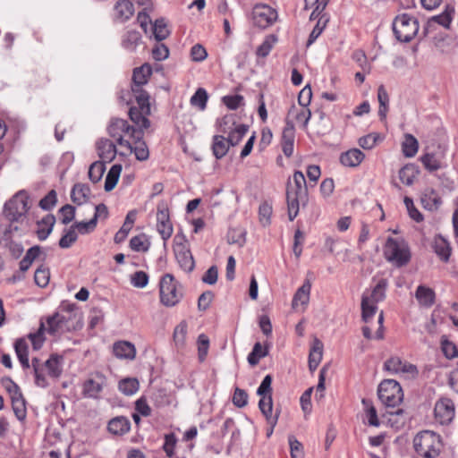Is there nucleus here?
Wrapping results in <instances>:
<instances>
[{
  "mask_svg": "<svg viewBox=\"0 0 458 458\" xmlns=\"http://www.w3.org/2000/svg\"><path fill=\"white\" fill-rule=\"evenodd\" d=\"M78 239L74 227L71 226L67 232L59 240V246L62 249L70 248Z\"/></svg>",
  "mask_w": 458,
  "mask_h": 458,
  "instance_id": "774afa93",
  "label": "nucleus"
},
{
  "mask_svg": "<svg viewBox=\"0 0 458 458\" xmlns=\"http://www.w3.org/2000/svg\"><path fill=\"white\" fill-rule=\"evenodd\" d=\"M45 332H47L46 331V323L41 318L38 330L34 333H30L27 335V337L31 342L33 350L38 351V350L41 349V347L43 346V344L46 341Z\"/></svg>",
  "mask_w": 458,
  "mask_h": 458,
  "instance_id": "2f4dec72",
  "label": "nucleus"
},
{
  "mask_svg": "<svg viewBox=\"0 0 458 458\" xmlns=\"http://www.w3.org/2000/svg\"><path fill=\"white\" fill-rule=\"evenodd\" d=\"M393 31L399 42H410L419 31V21L407 13L397 15L393 21Z\"/></svg>",
  "mask_w": 458,
  "mask_h": 458,
  "instance_id": "39448f33",
  "label": "nucleus"
},
{
  "mask_svg": "<svg viewBox=\"0 0 458 458\" xmlns=\"http://www.w3.org/2000/svg\"><path fill=\"white\" fill-rule=\"evenodd\" d=\"M140 384L137 378L126 377L119 381L118 388L125 395H131L139 389Z\"/></svg>",
  "mask_w": 458,
  "mask_h": 458,
  "instance_id": "09e8293b",
  "label": "nucleus"
},
{
  "mask_svg": "<svg viewBox=\"0 0 458 458\" xmlns=\"http://www.w3.org/2000/svg\"><path fill=\"white\" fill-rule=\"evenodd\" d=\"M160 302L165 307H174L183 297V287L172 274H165L159 283Z\"/></svg>",
  "mask_w": 458,
  "mask_h": 458,
  "instance_id": "7ed1b4c3",
  "label": "nucleus"
},
{
  "mask_svg": "<svg viewBox=\"0 0 458 458\" xmlns=\"http://www.w3.org/2000/svg\"><path fill=\"white\" fill-rule=\"evenodd\" d=\"M435 419L441 425H448L452 422L455 414L454 402L446 397L439 399L434 408Z\"/></svg>",
  "mask_w": 458,
  "mask_h": 458,
  "instance_id": "f8f14e48",
  "label": "nucleus"
},
{
  "mask_svg": "<svg viewBox=\"0 0 458 458\" xmlns=\"http://www.w3.org/2000/svg\"><path fill=\"white\" fill-rule=\"evenodd\" d=\"M129 117L132 123L139 126L138 130L148 129L150 126V121L148 115H145L143 111L136 106H131L129 109Z\"/></svg>",
  "mask_w": 458,
  "mask_h": 458,
  "instance_id": "7c9ffc66",
  "label": "nucleus"
},
{
  "mask_svg": "<svg viewBox=\"0 0 458 458\" xmlns=\"http://www.w3.org/2000/svg\"><path fill=\"white\" fill-rule=\"evenodd\" d=\"M388 282L386 278H381L378 280L376 286L373 288L369 301L374 303H377L382 301L386 298V290L387 288Z\"/></svg>",
  "mask_w": 458,
  "mask_h": 458,
  "instance_id": "c03bdc74",
  "label": "nucleus"
},
{
  "mask_svg": "<svg viewBox=\"0 0 458 458\" xmlns=\"http://www.w3.org/2000/svg\"><path fill=\"white\" fill-rule=\"evenodd\" d=\"M106 385V376L99 371H96L91 374V377L84 382L82 394L85 397L98 399Z\"/></svg>",
  "mask_w": 458,
  "mask_h": 458,
  "instance_id": "ddd939ff",
  "label": "nucleus"
},
{
  "mask_svg": "<svg viewBox=\"0 0 458 458\" xmlns=\"http://www.w3.org/2000/svg\"><path fill=\"white\" fill-rule=\"evenodd\" d=\"M62 356L57 354H52L47 360L45 362V366L47 369L48 375L54 378H57L62 374L61 360Z\"/></svg>",
  "mask_w": 458,
  "mask_h": 458,
  "instance_id": "c9c22d12",
  "label": "nucleus"
},
{
  "mask_svg": "<svg viewBox=\"0 0 458 458\" xmlns=\"http://www.w3.org/2000/svg\"><path fill=\"white\" fill-rule=\"evenodd\" d=\"M414 450L423 458L437 457L443 448L441 437L430 430L418 433L413 439Z\"/></svg>",
  "mask_w": 458,
  "mask_h": 458,
  "instance_id": "f03ea898",
  "label": "nucleus"
},
{
  "mask_svg": "<svg viewBox=\"0 0 458 458\" xmlns=\"http://www.w3.org/2000/svg\"><path fill=\"white\" fill-rule=\"evenodd\" d=\"M132 130L137 129L130 125L126 120L121 118H112L107 127L109 136L115 139L120 146L126 147L130 151H132V144L123 139V134L131 136Z\"/></svg>",
  "mask_w": 458,
  "mask_h": 458,
  "instance_id": "1a4fd4ad",
  "label": "nucleus"
},
{
  "mask_svg": "<svg viewBox=\"0 0 458 458\" xmlns=\"http://www.w3.org/2000/svg\"><path fill=\"white\" fill-rule=\"evenodd\" d=\"M185 242L184 235L176 234L174 238V251L181 268L185 272L191 273L195 267V261L191 250L185 245Z\"/></svg>",
  "mask_w": 458,
  "mask_h": 458,
  "instance_id": "6e6552de",
  "label": "nucleus"
},
{
  "mask_svg": "<svg viewBox=\"0 0 458 458\" xmlns=\"http://www.w3.org/2000/svg\"><path fill=\"white\" fill-rule=\"evenodd\" d=\"M418 301L426 307H430L435 301V293L431 288L424 285L418 286L415 293Z\"/></svg>",
  "mask_w": 458,
  "mask_h": 458,
  "instance_id": "473e14b6",
  "label": "nucleus"
},
{
  "mask_svg": "<svg viewBox=\"0 0 458 458\" xmlns=\"http://www.w3.org/2000/svg\"><path fill=\"white\" fill-rule=\"evenodd\" d=\"M377 303L371 302L368 296L362 295L361 298V318L365 323H368L375 315L377 307Z\"/></svg>",
  "mask_w": 458,
  "mask_h": 458,
  "instance_id": "a18cd8bd",
  "label": "nucleus"
},
{
  "mask_svg": "<svg viewBox=\"0 0 458 458\" xmlns=\"http://www.w3.org/2000/svg\"><path fill=\"white\" fill-rule=\"evenodd\" d=\"M384 256L396 267L406 266L411 258L409 246L404 241L388 237L384 247Z\"/></svg>",
  "mask_w": 458,
  "mask_h": 458,
  "instance_id": "20e7f679",
  "label": "nucleus"
},
{
  "mask_svg": "<svg viewBox=\"0 0 458 458\" xmlns=\"http://www.w3.org/2000/svg\"><path fill=\"white\" fill-rule=\"evenodd\" d=\"M419 171L412 164L403 166L399 171V178L401 182L406 185H411Z\"/></svg>",
  "mask_w": 458,
  "mask_h": 458,
  "instance_id": "a19ab883",
  "label": "nucleus"
},
{
  "mask_svg": "<svg viewBox=\"0 0 458 458\" xmlns=\"http://www.w3.org/2000/svg\"><path fill=\"white\" fill-rule=\"evenodd\" d=\"M218 131L226 134L229 131L234 129L236 125L235 115L233 114H225L216 122Z\"/></svg>",
  "mask_w": 458,
  "mask_h": 458,
  "instance_id": "5fc2aeb1",
  "label": "nucleus"
},
{
  "mask_svg": "<svg viewBox=\"0 0 458 458\" xmlns=\"http://www.w3.org/2000/svg\"><path fill=\"white\" fill-rule=\"evenodd\" d=\"M230 146L224 135H215L213 137L212 151L216 159L224 157L227 154Z\"/></svg>",
  "mask_w": 458,
  "mask_h": 458,
  "instance_id": "c756f323",
  "label": "nucleus"
},
{
  "mask_svg": "<svg viewBox=\"0 0 458 458\" xmlns=\"http://www.w3.org/2000/svg\"><path fill=\"white\" fill-rule=\"evenodd\" d=\"M288 114L294 115V118L298 122H301L304 128L307 127L308 123L311 117V112L310 109L302 107L300 111H298L294 106L290 108Z\"/></svg>",
  "mask_w": 458,
  "mask_h": 458,
  "instance_id": "0e129e2a",
  "label": "nucleus"
},
{
  "mask_svg": "<svg viewBox=\"0 0 458 458\" xmlns=\"http://www.w3.org/2000/svg\"><path fill=\"white\" fill-rule=\"evenodd\" d=\"M150 247V242L145 233L133 236L130 240V248L134 251L146 252Z\"/></svg>",
  "mask_w": 458,
  "mask_h": 458,
  "instance_id": "de8ad7c7",
  "label": "nucleus"
},
{
  "mask_svg": "<svg viewBox=\"0 0 458 458\" xmlns=\"http://www.w3.org/2000/svg\"><path fill=\"white\" fill-rule=\"evenodd\" d=\"M188 324L185 320L180 322L174 331V340L177 346H183L187 335Z\"/></svg>",
  "mask_w": 458,
  "mask_h": 458,
  "instance_id": "680f3d73",
  "label": "nucleus"
},
{
  "mask_svg": "<svg viewBox=\"0 0 458 458\" xmlns=\"http://www.w3.org/2000/svg\"><path fill=\"white\" fill-rule=\"evenodd\" d=\"M141 40V35L137 30H129L123 36V47L129 51H134Z\"/></svg>",
  "mask_w": 458,
  "mask_h": 458,
  "instance_id": "49530a36",
  "label": "nucleus"
},
{
  "mask_svg": "<svg viewBox=\"0 0 458 458\" xmlns=\"http://www.w3.org/2000/svg\"><path fill=\"white\" fill-rule=\"evenodd\" d=\"M12 401V408L19 420H23L26 418L27 409H26V402L23 397L22 393L18 394L17 395H13L11 397Z\"/></svg>",
  "mask_w": 458,
  "mask_h": 458,
  "instance_id": "f704fd0d",
  "label": "nucleus"
},
{
  "mask_svg": "<svg viewBox=\"0 0 458 458\" xmlns=\"http://www.w3.org/2000/svg\"><path fill=\"white\" fill-rule=\"evenodd\" d=\"M153 33L155 38L158 42L165 39L169 36L170 31L167 29L165 19L161 18L156 20L155 23L153 24Z\"/></svg>",
  "mask_w": 458,
  "mask_h": 458,
  "instance_id": "603ef678",
  "label": "nucleus"
},
{
  "mask_svg": "<svg viewBox=\"0 0 458 458\" xmlns=\"http://www.w3.org/2000/svg\"><path fill=\"white\" fill-rule=\"evenodd\" d=\"M385 370L393 374H410L412 377L418 375L417 367L413 364L403 362L398 356H394L387 359L384 363Z\"/></svg>",
  "mask_w": 458,
  "mask_h": 458,
  "instance_id": "dca6fc26",
  "label": "nucleus"
},
{
  "mask_svg": "<svg viewBox=\"0 0 458 458\" xmlns=\"http://www.w3.org/2000/svg\"><path fill=\"white\" fill-rule=\"evenodd\" d=\"M291 458H304L303 445L297 438L290 435L288 437Z\"/></svg>",
  "mask_w": 458,
  "mask_h": 458,
  "instance_id": "69168bd1",
  "label": "nucleus"
},
{
  "mask_svg": "<svg viewBox=\"0 0 458 458\" xmlns=\"http://www.w3.org/2000/svg\"><path fill=\"white\" fill-rule=\"evenodd\" d=\"M208 93L203 88H199L194 95L191 98V105L198 107L199 110H204L207 106Z\"/></svg>",
  "mask_w": 458,
  "mask_h": 458,
  "instance_id": "864d4df0",
  "label": "nucleus"
},
{
  "mask_svg": "<svg viewBox=\"0 0 458 458\" xmlns=\"http://www.w3.org/2000/svg\"><path fill=\"white\" fill-rule=\"evenodd\" d=\"M249 130V125L247 124H238L234 129L229 131L226 134L228 137L226 138L228 142L232 147L238 145L242 138L245 136Z\"/></svg>",
  "mask_w": 458,
  "mask_h": 458,
  "instance_id": "58836bf2",
  "label": "nucleus"
},
{
  "mask_svg": "<svg viewBox=\"0 0 458 458\" xmlns=\"http://www.w3.org/2000/svg\"><path fill=\"white\" fill-rule=\"evenodd\" d=\"M365 158L364 153L359 148H351L340 156V163L347 167L358 166Z\"/></svg>",
  "mask_w": 458,
  "mask_h": 458,
  "instance_id": "4be33fe9",
  "label": "nucleus"
},
{
  "mask_svg": "<svg viewBox=\"0 0 458 458\" xmlns=\"http://www.w3.org/2000/svg\"><path fill=\"white\" fill-rule=\"evenodd\" d=\"M50 278L49 268L41 265L37 268L34 274V281L39 287H45L48 284Z\"/></svg>",
  "mask_w": 458,
  "mask_h": 458,
  "instance_id": "bf43d9fd",
  "label": "nucleus"
},
{
  "mask_svg": "<svg viewBox=\"0 0 458 458\" xmlns=\"http://www.w3.org/2000/svg\"><path fill=\"white\" fill-rule=\"evenodd\" d=\"M106 171L105 163L102 161L93 162L89 169V178L93 183L98 182Z\"/></svg>",
  "mask_w": 458,
  "mask_h": 458,
  "instance_id": "8fccbe9b",
  "label": "nucleus"
},
{
  "mask_svg": "<svg viewBox=\"0 0 458 458\" xmlns=\"http://www.w3.org/2000/svg\"><path fill=\"white\" fill-rule=\"evenodd\" d=\"M151 401L157 407H165L170 404V397L164 388L155 389L151 394Z\"/></svg>",
  "mask_w": 458,
  "mask_h": 458,
  "instance_id": "4d7b16f0",
  "label": "nucleus"
},
{
  "mask_svg": "<svg viewBox=\"0 0 458 458\" xmlns=\"http://www.w3.org/2000/svg\"><path fill=\"white\" fill-rule=\"evenodd\" d=\"M361 403L364 406L368 424L369 426L378 427L380 425V422L377 417V410L373 405L372 401L369 399L363 398Z\"/></svg>",
  "mask_w": 458,
  "mask_h": 458,
  "instance_id": "ea45409f",
  "label": "nucleus"
},
{
  "mask_svg": "<svg viewBox=\"0 0 458 458\" xmlns=\"http://www.w3.org/2000/svg\"><path fill=\"white\" fill-rule=\"evenodd\" d=\"M277 17L276 10L267 4H259L253 7V23L260 29L270 27L277 20Z\"/></svg>",
  "mask_w": 458,
  "mask_h": 458,
  "instance_id": "9d476101",
  "label": "nucleus"
},
{
  "mask_svg": "<svg viewBox=\"0 0 458 458\" xmlns=\"http://www.w3.org/2000/svg\"><path fill=\"white\" fill-rule=\"evenodd\" d=\"M113 352L119 359L133 360L136 356L134 344L127 341H118L114 344Z\"/></svg>",
  "mask_w": 458,
  "mask_h": 458,
  "instance_id": "412c9836",
  "label": "nucleus"
},
{
  "mask_svg": "<svg viewBox=\"0 0 458 458\" xmlns=\"http://www.w3.org/2000/svg\"><path fill=\"white\" fill-rule=\"evenodd\" d=\"M98 157L102 159V162H111L116 156V147L108 139L101 138L96 143Z\"/></svg>",
  "mask_w": 458,
  "mask_h": 458,
  "instance_id": "6ab92c4d",
  "label": "nucleus"
},
{
  "mask_svg": "<svg viewBox=\"0 0 458 458\" xmlns=\"http://www.w3.org/2000/svg\"><path fill=\"white\" fill-rule=\"evenodd\" d=\"M137 87L138 86H131V92L138 104V108L141 109L145 115H149L151 113L149 104L150 96L146 90L138 89Z\"/></svg>",
  "mask_w": 458,
  "mask_h": 458,
  "instance_id": "bb28decb",
  "label": "nucleus"
},
{
  "mask_svg": "<svg viewBox=\"0 0 458 458\" xmlns=\"http://www.w3.org/2000/svg\"><path fill=\"white\" fill-rule=\"evenodd\" d=\"M29 195L26 191L22 190L13 195L4 206L3 214L4 217L11 223L9 228H5L3 233L5 240L10 238L13 230L17 231L18 226H13V223H21L27 216L30 209L28 203Z\"/></svg>",
  "mask_w": 458,
  "mask_h": 458,
  "instance_id": "f257e3e1",
  "label": "nucleus"
},
{
  "mask_svg": "<svg viewBox=\"0 0 458 458\" xmlns=\"http://www.w3.org/2000/svg\"><path fill=\"white\" fill-rule=\"evenodd\" d=\"M454 13V8L450 5H446L445 11L432 18V20L445 28H449L452 21V15Z\"/></svg>",
  "mask_w": 458,
  "mask_h": 458,
  "instance_id": "e2e57ef3",
  "label": "nucleus"
},
{
  "mask_svg": "<svg viewBox=\"0 0 458 458\" xmlns=\"http://www.w3.org/2000/svg\"><path fill=\"white\" fill-rule=\"evenodd\" d=\"M292 182L290 180L287 182L286 193H296V195L301 196L302 198H308V190L306 179L302 172L295 171L293 175Z\"/></svg>",
  "mask_w": 458,
  "mask_h": 458,
  "instance_id": "a211bd4d",
  "label": "nucleus"
},
{
  "mask_svg": "<svg viewBox=\"0 0 458 458\" xmlns=\"http://www.w3.org/2000/svg\"><path fill=\"white\" fill-rule=\"evenodd\" d=\"M72 314H62L59 312L54 313L52 316H48L46 318L47 327L46 331L51 335H56L64 332L72 330L70 321L72 320Z\"/></svg>",
  "mask_w": 458,
  "mask_h": 458,
  "instance_id": "9b49d317",
  "label": "nucleus"
},
{
  "mask_svg": "<svg viewBox=\"0 0 458 458\" xmlns=\"http://www.w3.org/2000/svg\"><path fill=\"white\" fill-rule=\"evenodd\" d=\"M440 343L442 352L447 359H454L458 357L457 346L453 342L449 341L445 335L441 336Z\"/></svg>",
  "mask_w": 458,
  "mask_h": 458,
  "instance_id": "6e6d98bb",
  "label": "nucleus"
},
{
  "mask_svg": "<svg viewBox=\"0 0 458 458\" xmlns=\"http://www.w3.org/2000/svg\"><path fill=\"white\" fill-rule=\"evenodd\" d=\"M121 172L122 165L120 164H115L110 168L105 181L106 191H111L116 186Z\"/></svg>",
  "mask_w": 458,
  "mask_h": 458,
  "instance_id": "e433bc0d",
  "label": "nucleus"
},
{
  "mask_svg": "<svg viewBox=\"0 0 458 458\" xmlns=\"http://www.w3.org/2000/svg\"><path fill=\"white\" fill-rule=\"evenodd\" d=\"M377 100L379 102L378 115L383 120L386 117L389 103V96L384 85H380L377 89Z\"/></svg>",
  "mask_w": 458,
  "mask_h": 458,
  "instance_id": "37998d69",
  "label": "nucleus"
},
{
  "mask_svg": "<svg viewBox=\"0 0 458 458\" xmlns=\"http://www.w3.org/2000/svg\"><path fill=\"white\" fill-rule=\"evenodd\" d=\"M445 155V146L439 143L437 145L432 144L427 147L426 152L420 157V161L428 171L434 172L446 166L444 164Z\"/></svg>",
  "mask_w": 458,
  "mask_h": 458,
  "instance_id": "0eeeda50",
  "label": "nucleus"
},
{
  "mask_svg": "<svg viewBox=\"0 0 458 458\" xmlns=\"http://www.w3.org/2000/svg\"><path fill=\"white\" fill-rule=\"evenodd\" d=\"M268 354L267 348L262 349L260 343H256L253 346L252 351L248 355V362L250 366H256L261 358L266 357Z\"/></svg>",
  "mask_w": 458,
  "mask_h": 458,
  "instance_id": "3c124183",
  "label": "nucleus"
},
{
  "mask_svg": "<svg viewBox=\"0 0 458 458\" xmlns=\"http://www.w3.org/2000/svg\"><path fill=\"white\" fill-rule=\"evenodd\" d=\"M245 234L246 232L243 229H230L227 233V242L229 244H238L239 246H242L246 242Z\"/></svg>",
  "mask_w": 458,
  "mask_h": 458,
  "instance_id": "052dcab7",
  "label": "nucleus"
},
{
  "mask_svg": "<svg viewBox=\"0 0 458 458\" xmlns=\"http://www.w3.org/2000/svg\"><path fill=\"white\" fill-rule=\"evenodd\" d=\"M157 229L164 240V245H166V241L172 236L174 228L170 220L169 209L165 204L157 206Z\"/></svg>",
  "mask_w": 458,
  "mask_h": 458,
  "instance_id": "4468645a",
  "label": "nucleus"
},
{
  "mask_svg": "<svg viewBox=\"0 0 458 458\" xmlns=\"http://www.w3.org/2000/svg\"><path fill=\"white\" fill-rule=\"evenodd\" d=\"M144 132L142 130H132L131 138L133 140L134 145H132V151L135 157L140 161H145L149 157V151L148 146L143 139Z\"/></svg>",
  "mask_w": 458,
  "mask_h": 458,
  "instance_id": "f3484780",
  "label": "nucleus"
},
{
  "mask_svg": "<svg viewBox=\"0 0 458 458\" xmlns=\"http://www.w3.org/2000/svg\"><path fill=\"white\" fill-rule=\"evenodd\" d=\"M403 153L406 157H412L416 155L419 148L417 139L411 134H405L404 141L402 144Z\"/></svg>",
  "mask_w": 458,
  "mask_h": 458,
  "instance_id": "4c0bfd02",
  "label": "nucleus"
},
{
  "mask_svg": "<svg viewBox=\"0 0 458 458\" xmlns=\"http://www.w3.org/2000/svg\"><path fill=\"white\" fill-rule=\"evenodd\" d=\"M107 429L113 435L123 436L130 431L131 422L124 416H117L109 420Z\"/></svg>",
  "mask_w": 458,
  "mask_h": 458,
  "instance_id": "aec40b11",
  "label": "nucleus"
},
{
  "mask_svg": "<svg viewBox=\"0 0 458 458\" xmlns=\"http://www.w3.org/2000/svg\"><path fill=\"white\" fill-rule=\"evenodd\" d=\"M377 395L386 407H395L403 400L400 384L394 379H384L378 386Z\"/></svg>",
  "mask_w": 458,
  "mask_h": 458,
  "instance_id": "423d86ee",
  "label": "nucleus"
},
{
  "mask_svg": "<svg viewBox=\"0 0 458 458\" xmlns=\"http://www.w3.org/2000/svg\"><path fill=\"white\" fill-rule=\"evenodd\" d=\"M276 40V37L273 34L267 36L262 44L257 48L256 55L259 57H267Z\"/></svg>",
  "mask_w": 458,
  "mask_h": 458,
  "instance_id": "13d9d810",
  "label": "nucleus"
},
{
  "mask_svg": "<svg viewBox=\"0 0 458 458\" xmlns=\"http://www.w3.org/2000/svg\"><path fill=\"white\" fill-rule=\"evenodd\" d=\"M310 289L311 284L309 281H307L297 290L293 299V308L298 305L299 301L302 305H305L309 302Z\"/></svg>",
  "mask_w": 458,
  "mask_h": 458,
  "instance_id": "79ce46f5",
  "label": "nucleus"
},
{
  "mask_svg": "<svg viewBox=\"0 0 458 458\" xmlns=\"http://www.w3.org/2000/svg\"><path fill=\"white\" fill-rule=\"evenodd\" d=\"M434 250L442 261L448 262L451 255V247L445 239L442 236L437 237L435 239Z\"/></svg>",
  "mask_w": 458,
  "mask_h": 458,
  "instance_id": "72a5a7b5",
  "label": "nucleus"
},
{
  "mask_svg": "<svg viewBox=\"0 0 458 458\" xmlns=\"http://www.w3.org/2000/svg\"><path fill=\"white\" fill-rule=\"evenodd\" d=\"M55 224V217L52 214H48L38 222L37 236L40 241L46 240L52 233Z\"/></svg>",
  "mask_w": 458,
  "mask_h": 458,
  "instance_id": "393cba45",
  "label": "nucleus"
},
{
  "mask_svg": "<svg viewBox=\"0 0 458 458\" xmlns=\"http://www.w3.org/2000/svg\"><path fill=\"white\" fill-rule=\"evenodd\" d=\"M114 11L116 20L125 21L134 13L133 4L129 0H119L114 4Z\"/></svg>",
  "mask_w": 458,
  "mask_h": 458,
  "instance_id": "5701e85b",
  "label": "nucleus"
},
{
  "mask_svg": "<svg viewBox=\"0 0 458 458\" xmlns=\"http://www.w3.org/2000/svg\"><path fill=\"white\" fill-rule=\"evenodd\" d=\"M90 189L87 184L76 183L72 189L71 199L73 203L81 205L89 200Z\"/></svg>",
  "mask_w": 458,
  "mask_h": 458,
  "instance_id": "c85d7f7f",
  "label": "nucleus"
},
{
  "mask_svg": "<svg viewBox=\"0 0 458 458\" xmlns=\"http://www.w3.org/2000/svg\"><path fill=\"white\" fill-rule=\"evenodd\" d=\"M272 376L267 375L259 385L257 394L261 396L259 402V408L262 413H267L273 410L272 399Z\"/></svg>",
  "mask_w": 458,
  "mask_h": 458,
  "instance_id": "2eb2a0df",
  "label": "nucleus"
},
{
  "mask_svg": "<svg viewBox=\"0 0 458 458\" xmlns=\"http://www.w3.org/2000/svg\"><path fill=\"white\" fill-rule=\"evenodd\" d=\"M152 74V68L148 64H144L140 67L135 68L132 73V85L142 89V86L148 83V78Z\"/></svg>",
  "mask_w": 458,
  "mask_h": 458,
  "instance_id": "b1692460",
  "label": "nucleus"
},
{
  "mask_svg": "<svg viewBox=\"0 0 458 458\" xmlns=\"http://www.w3.org/2000/svg\"><path fill=\"white\" fill-rule=\"evenodd\" d=\"M271 216H272V206L265 201L260 204L259 208V222L263 226L269 225L271 223Z\"/></svg>",
  "mask_w": 458,
  "mask_h": 458,
  "instance_id": "338daca9",
  "label": "nucleus"
},
{
  "mask_svg": "<svg viewBox=\"0 0 458 458\" xmlns=\"http://www.w3.org/2000/svg\"><path fill=\"white\" fill-rule=\"evenodd\" d=\"M323 356V344L318 338L314 339L309 354V368L313 372L319 365Z\"/></svg>",
  "mask_w": 458,
  "mask_h": 458,
  "instance_id": "a878e982",
  "label": "nucleus"
},
{
  "mask_svg": "<svg viewBox=\"0 0 458 458\" xmlns=\"http://www.w3.org/2000/svg\"><path fill=\"white\" fill-rule=\"evenodd\" d=\"M301 201H302L304 204L308 201V198H302L301 196L296 195L294 192L286 193L288 216L290 221H293L297 216Z\"/></svg>",
  "mask_w": 458,
  "mask_h": 458,
  "instance_id": "cd10ccee",
  "label": "nucleus"
}]
</instances>
